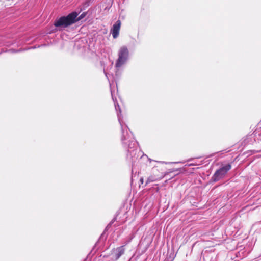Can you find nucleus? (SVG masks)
Listing matches in <instances>:
<instances>
[{"instance_id": "obj_12", "label": "nucleus", "mask_w": 261, "mask_h": 261, "mask_svg": "<svg viewBox=\"0 0 261 261\" xmlns=\"http://www.w3.org/2000/svg\"><path fill=\"white\" fill-rule=\"evenodd\" d=\"M140 181L142 182V183H143V179H141Z\"/></svg>"}, {"instance_id": "obj_1", "label": "nucleus", "mask_w": 261, "mask_h": 261, "mask_svg": "<svg viewBox=\"0 0 261 261\" xmlns=\"http://www.w3.org/2000/svg\"><path fill=\"white\" fill-rule=\"evenodd\" d=\"M118 119L121 128V142L123 147L127 150V160L132 163L136 162L139 156L137 149V142L127 125L123 121L121 115L117 114Z\"/></svg>"}, {"instance_id": "obj_11", "label": "nucleus", "mask_w": 261, "mask_h": 261, "mask_svg": "<svg viewBox=\"0 0 261 261\" xmlns=\"http://www.w3.org/2000/svg\"><path fill=\"white\" fill-rule=\"evenodd\" d=\"M156 191H159V187L156 188Z\"/></svg>"}, {"instance_id": "obj_10", "label": "nucleus", "mask_w": 261, "mask_h": 261, "mask_svg": "<svg viewBox=\"0 0 261 261\" xmlns=\"http://www.w3.org/2000/svg\"><path fill=\"white\" fill-rule=\"evenodd\" d=\"M9 51H10L11 53H16V52L20 51V50H16L15 49H10V50H9Z\"/></svg>"}, {"instance_id": "obj_13", "label": "nucleus", "mask_w": 261, "mask_h": 261, "mask_svg": "<svg viewBox=\"0 0 261 261\" xmlns=\"http://www.w3.org/2000/svg\"><path fill=\"white\" fill-rule=\"evenodd\" d=\"M191 165H192V164L188 165L189 166H191Z\"/></svg>"}, {"instance_id": "obj_5", "label": "nucleus", "mask_w": 261, "mask_h": 261, "mask_svg": "<svg viewBox=\"0 0 261 261\" xmlns=\"http://www.w3.org/2000/svg\"><path fill=\"white\" fill-rule=\"evenodd\" d=\"M231 167V165L228 164L217 170L213 176V181L216 182L222 178Z\"/></svg>"}, {"instance_id": "obj_7", "label": "nucleus", "mask_w": 261, "mask_h": 261, "mask_svg": "<svg viewBox=\"0 0 261 261\" xmlns=\"http://www.w3.org/2000/svg\"><path fill=\"white\" fill-rule=\"evenodd\" d=\"M121 25V22L120 20H117L116 23L113 25L111 30V33L114 38H116L119 34V30Z\"/></svg>"}, {"instance_id": "obj_4", "label": "nucleus", "mask_w": 261, "mask_h": 261, "mask_svg": "<svg viewBox=\"0 0 261 261\" xmlns=\"http://www.w3.org/2000/svg\"><path fill=\"white\" fill-rule=\"evenodd\" d=\"M125 252V245L113 248L109 255V261H117L124 254Z\"/></svg>"}, {"instance_id": "obj_9", "label": "nucleus", "mask_w": 261, "mask_h": 261, "mask_svg": "<svg viewBox=\"0 0 261 261\" xmlns=\"http://www.w3.org/2000/svg\"><path fill=\"white\" fill-rule=\"evenodd\" d=\"M134 234H131L125 239V240L124 242V245H125V246L132 241V240L134 238Z\"/></svg>"}, {"instance_id": "obj_6", "label": "nucleus", "mask_w": 261, "mask_h": 261, "mask_svg": "<svg viewBox=\"0 0 261 261\" xmlns=\"http://www.w3.org/2000/svg\"><path fill=\"white\" fill-rule=\"evenodd\" d=\"M164 177L163 173H160L156 168H153L151 174L147 178L146 184L150 183L162 179Z\"/></svg>"}, {"instance_id": "obj_2", "label": "nucleus", "mask_w": 261, "mask_h": 261, "mask_svg": "<svg viewBox=\"0 0 261 261\" xmlns=\"http://www.w3.org/2000/svg\"><path fill=\"white\" fill-rule=\"evenodd\" d=\"M78 14L76 12H73L66 16L61 17L55 21L54 25L57 28H65L84 18L86 13L84 12L77 17Z\"/></svg>"}, {"instance_id": "obj_3", "label": "nucleus", "mask_w": 261, "mask_h": 261, "mask_svg": "<svg viewBox=\"0 0 261 261\" xmlns=\"http://www.w3.org/2000/svg\"><path fill=\"white\" fill-rule=\"evenodd\" d=\"M129 57L128 49L126 46L121 47L118 53V58L116 63L117 68L120 67L127 61Z\"/></svg>"}, {"instance_id": "obj_8", "label": "nucleus", "mask_w": 261, "mask_h": 261, "mask_svg": "<svg viewBox=\"0 0 261 261\" xmlns=\"http://www.w3.org/2000/svg\"><path fill=\"white\" fill-rule=\"evenodd\" d=\"M111 95H112V99L114 103L115 109H116V111H117V112L119 111V113L120 114L121 113L120 107L119 106L118 102L116 101V98L114 97L112 92H111Z\"/></svg>"}]
</instances>
